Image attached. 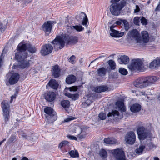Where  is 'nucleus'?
Masks as SVG:
<instances>
[{
  "instance_id": "nucleus-1",
  "label": "nucleus",
  "mask_w": 160,
  "mask_h": 160,
  "mask_svg": "<svg viewBox=\"0 0 160 160\" xmlns=\"http://www.w3.org/2000/svg\"><path fill=\"white\" fill-rule=\"evenodd\" d=\"M78 41V39L76 37L65 35L63 38L60 36H57L51 43L53 45L55 50H58L62 48L65 43L67 44H74L76 43Z\"/></svg>"
},
{
  "instance_id": "nucleus-2",
  "label": "nucleus",
  "mask_w": 160,
  "mask_h": 160,
  "mask_svg": "<svg viewBox=\"0 0 160 160\" xmlns=\"http://www.w3.org/2000/svg\"><path fill=\"white\" fill-rule=\"evenodd\" d=\"M17 51L15 54V56L19 61L26 58L28 53L26 52L27 49L32 53H34L36 51V48L28 43L23 44L20 43L17 47Z\"/></svg>"
},
{
  "instance_id": "nucleus-3",
  "label": "nucleus",
  "mask_w": 160,
  "mask_h": 160,
  "mask_svg": "<svg viewBox=\"0 0 160 160\" xmlns=\"http://www.w3.org/2000/svg\"><path fill=\"white\" fill-rule=\"evenodd\" d=\"M158 79L157 77L155 76L141 77L137 79L134 82L133 84L137 88H142L151 85Z\"/></svg>"
},
{
  "instance_id": "nucleus-4",
  "label": "nucleus",
  "mask_w": 160,
  "mask_h": 160,
  "mask_svg": "<svg viewBox=\"0 0 160 160\" xmlns=\"http://www.w3.org/2000/svg\"><path fill=\"white\" fill-rule=\"evenodd\" d=\"M128 67L132 71L137 70L143 72L148 67V65L147 64H144L141 59L138 58L132 60Z\"/></svg>"
},
{
  "instance_id": "nucleus-5",
  "label": "nucleus",
  "mask_w": 160,
  "mask_h": 160,
  "mask_svg": "<svg viewBox=\"0 0 160 160\" xmlns=\"http://www.w3.org/2000/svg\"><path fill=\"white\" fill-rule=\"evenodd\" d=\"M46 120L48 123H52L55 121L57 118L56 112L50 107H46L44 109Z\"/></svg>"
},
{
  "instance_id": "nucleus-6",
  "label": "nucleus",
  "mask_w": 160,
  "mask_h": 160,
  "mask_svg": "<svg viewBox=\"0 0 160 160\" xmlns=\"http://www.w3.org/2000/svg\"><path fill=\"white\" fill-rule=\"evenodd\" d=\"M126 2L125 0H122L120 3H112L110 6V10L111 13L115 16L118 15L122 8L126 4Z\"/></svg>"
},
{
  "instance_id": "nucleus-7",
  "label": "nucleus",
  "mask_w": 160,
  "mask_h": 160,
  "mask_svg": "<svg viewBox=\"0 0 160 160\" xmlns=\"http://www.w3.org/2000/svg\"><path fill=\"white\" fill-rule=\"evenodd\" d=\"M111 152L116 160H128L126 158L124 152L122 149L112 150Z\"/></svg>"
},
{
  "instance_id": "nucleus-8",
  "label": "nucleus",
  "mask_w": 160,
  "mask_h": 160,
  "mask_svg": "<svg viewBox=\"0 0 160 160\" xmlns=\"http://www.w3.org/2000/svg\"><path fill=\"white\" fill-rule=\"evenodd\" d=\"M137 133L139 140H143L146 138L149 135L147 129L143 126H139L137 129Z\"/></svg>"
},
{
  "instance_id": "nucleus-9",
  "label": "nucleus",
  "mask_w": 160,
  "mask_h": 160,
  "mask_svg": "<svg viewBox=\"0 0 160 160\" xmlns=\"http://www.w3.org/2000/svg\"><path fill=\"white\" fill-rule=\"evenodd\" d=\"M2 107L5 121L7 122L8 121L10 117L9 105L7 101H3L2 102Z\"/></svg>"
},
{
  "instance_id": "nucleus-10",
  "label": "nucleus",
  "mask_w": 160,
  "mask_h": 160,
  "mask_svg": "<svg viewBox=\"0 0 160 160\" xmlns=\"http://www.w3.org/2000/svg\"><path fill=\"white\" fill-rule=\"evenodd\" d=\"M129 37L131 40L135 39L137 42H140L141 41L140 34L138 31L135 29L129 32L128 33Z\"/></svg>"
},
{
  "instance_id": "nucleus-11",
  "label": "nucleus",
  "mask_w": 160,
  "mask_h": 160,
  "mask_svg": "<svg viewBox=\"0 0 160 160\" xmlns=\"http://www.w3.org/2000/svg\"><path fill=\"white\" fill-rule=\"evenodd\" d=\"M125 140L128 144L131 145L133 144L136 140L135 134L132 131L128 132L125 137Z\"/></svg>"
},
{
  "instance_id": "nucleus-12",
  "label": "nucleus",
  "mask_w": 160,
  "mask_h": 160,
  "mask_svg": "<svg viewBox=\"0 0 160 160\" xmlns=\"http://www.w3.org/2000/svg\"><path fill=\"white\" fill-rule=\"evenodd\" d=\"M53 49V47L50 44H45L42 47L40 52L42 55H46L51 53Z\"/></svg>"
},
{
  "instance_id": "nucleus-13",
  "label": "nucleus",
  "mask_w": 160,
  "mask_h": 160,
  "mask_svg": "<svg viewBox=\"0 0 160 160\" xmlns=\"http://www.w3.org/2000/svg\"><path fill=\"white\" fill-rule=\"evenodd\" d=\"M56 22L50 21L46 22L42 26V30L45 32H51L52 28V24L56 23Z\"/></svg>"
},
{
  "instance_id": "nucleus-14",
  "label": "nucleus",
  "mask_w": 160,
  "mask_h": 160,
  "mask_svg": "<svg viewBox=\"0 0 160 160\" xmlns=\"http://www.w3.org/2000/svg\"><path fill=\"white\" fill-rule=\"evenodd\" d=\"M68 19H66L65 20V25L68 27V30H69V29H71V30H70L68 31L69 32H72L74 29L76 30L78 32H80L84 29V28L81 25H76L75 26H69L68 25Z\"/></svg>"
},
{
  "instance_id": "nucleus-15",
  "label": "nucleus",
  "mask_w": 160,
  "mask_h": 160,
  "mask_svg": "<svg viewBox=\"0 0 160 160\" xmlns=\"http://www.w3.org/2000/svg\"><path fill=\"white\" fill-rule=\"evenodd\" d=\"M56 97V94L53 92L49 91L46 92L45 94V98L46 100L49 102L53 101Z\"/></svg>"
},
{
  "instance_id": "nucleus-16",
  "label": "nucleus",
  "mask_w": 160,
  "mask_h": 160,
  "mask_svg": "<svg viewBox=\"0 0 160 160\" xmlns=\"http://www.w3.org/2000/svg\"><path fill=\"white\" fill-rule=\"evenodd\" d=\"M115 26L112 25L110 27V30L111 32L110 33V35L113 37H121L124 35L123 32H119L113 29Z\"/></svg>"
},
{
  "instance_id": "nucleus-17",
  "label": "nucleus",
  "mask_w": 160,
  "mask_h": 160,
  "mask_svg": "<svg viewBox=\"0 0 160 160\" xmlns=\"http://www.w3.org/2000/svg\"><path fill=\"white\" fill-rule=\"evenodd\" d=\"M19 78V75L16 73L12 74L10 77L9 82L10 85H13L16 83L18 81Z\"/></svg>"
},
{
  "instance_id": "nucleus-18",
  "label": "nucleus",
  "mask_w": 160,
  "mask_h": 160,
  "mask_svg": "<svg viewBox=\"0 0 160 160\" xmlns=\"http://www.w3.org/2000/svg\"><path fill=\"white\" fill-rule=\"evenodd\" d=\"M49 86L51 88L55 90H57L59 86L58 82L56 80L53 79H51L49 81L46 87Z\"/></svg>"
},
{
  "instance_id": "nucleus-19",
  "label": "nucleus",
  "mask_w": 160,
  "mask_h": 160,
  "mask_svg": "<svg viewBox=\"0 0 160 160\" xmlns=\"http://www.w3.org/2000/svg\"><path fill=\"white\" fill-rule=\"evenodd\" d=\"M52 75L55 78H58L60 75V69L59 66L56 65L52 67Z\"/></svg>"
},
{
  "instance_id": "nucleus-20",
  "label": "nucleus",
  "mask_w": 160,
  "mask_h": 160,
  "mask_svg": "<svg viewBox=\"0 0 160 160\" xmlns=\"http://www.w3.org/2000/svg\"><path fill=\"white\" fill-rule=\"evenodd\" d=\"M87 100L84 102H82V108H85L88 107L93 101V96H87Z\"/></svg>"
},
{
  "instance_id": "nucleus-21",
  "label": "nucleus",
  "mask_w": 160,
  "mask_h": 160,
  "mask_svg": "<svg viewBox=\"0 0 160 160\" xmlns=\"http://www.w3.org/2000/svg\"><path fill=\"white\" fill-rule=\"evenodd\" d=\"M118 61L120 64H126L128 63L129 58L128 56L124 55L121 56Z\"/></svg>"
},
{
  "instance_id": "nucleus-22",
  "label": "nucleus",
  "mask_w": 160,
  "mask_h": 160,
  "mask_svg": "<svg viewBox=\"0 0 160 160\" xmlns=\"http://www.w3.org/2000/svg\"><path fill=\"white\" fill-rule=\"evenodd\" d=\"M141 109V106L138 103L133 104L131 106L130 109L133 112H139Z\"/></svg>"
},
{
  "instance_id": "nucleus-23",
  "label": "nucleus",
  "mask_w": 160,
  "mask_h": 160,
  "mask_svg": "<svg viewBox=\"0 0 160 160\" xmlns=\"http://www.w3.org/2000/svg\"><path fill=\"white\" fill-rule=\"evenodd\" d=\"M160 66V60L159 59L154 60L149 64L150 68L154 69L158 68Z\"/></svg>"
},
{
  "instance_id": "nucleus-24",
  "label": "nucleus",
  "mask_w": 160,
  "mask_h": 160,
  "mask_svg": "<svg viewBox=\"0 0 160 160\" xmlns=\"http://www.w3.org/2000/svg\"><path fill=\"white\" fill-rule=\"evenodd\" d=\"M108 88L106 86L102 85L96 87L94 88L95 92L98 93L104 92L108 91Z\"/></svg>"
},
{
  "instance_id": "nucleus-25",
  "label": "nucleus",
  "mask_w": 160,
  "mask_h": 160,
  "mask_svg": "<svg viewBox=\"0 0 160 160\" xmlns=\"http://www.w3.org/2000/svg\"><path fill=\"white\" fill-rule=\"evenodd\" d=\"M116 106L118 107V109L122 112L126 111V108L124 106L123 102L121 101H117L116 103Z\"/></svg>"
},
{
  "instance_id": "nucleus-26",
  "label": "nucleus",
  "mask_w": 160,
  "mask_h": 160,
  "mask_svg": "<svg viewBox=\"0 0 160 160\" xmlns=\"http://www.w3.org/2000/svg\"><path fill=\"white\" fill-rule=\"evenodd\" d=\"M142 38L143 41L144 43L148 42L149 40V37L148 32L146 31H143L142 32Z\"/></svg>"
},
{
  "instance_id": "nucleus-27",
  "label": "nucleus",
  "mask_w": 160,
  "mask_h": 160,
  "mask_svg": "<svg viewBox=\"0 0 160 160\" xmlns=\"http://www.w3.org/2000/svg\"><path fill=\"white\" fill-rule=\"evenodd\" d=\"M107 69L104 67H102L99 68L97 70V72L98 75L101 77H103L106 73Z\"/></svg>"
},
{
  "instance_id": "nucleus-28",
  "label": "nucleus",
  "mask_w": 160,
  "mask_h": 160,
  "mask_svg": "<svg viewBox=\"0 0 160 160\" xmlns=\"http://www.w3.org/2000/svg\"><path fill=\"white\" fill-rule=\"evenodd\" d=\"M76 80V77L73 75H71L66 78V82L67 83L70 84L75 82Z\"/></svg>"
},
{
  "instance_id": "nucleus-29",
  "label": "nucleus",
  "mask_w": 160,
  "mask_h": 160,
  "mask_svg": "<svg viewBox=\"0 0 160 160\" xmlns=\"http://www.w3.org/2000/svg\"><path fill=\"white\" fill-rule=\"evenodd\" d=\"M15 58L16 59H17L19 62H21V63L20 65V66L21 68H24L25 67H27V66H29V63L28 62V61H29V60H28V61H27L25 60V59L26 58H25L23 59V60L21 61H19L18 59H17V58L16 57V56H15Z\"/></svg>"
},
{
  "instance_id": "nucleus-30",
  "label": "nucleus",
  "mask_w": 160,
  "mask_h": 160,
  "mask_svg": "<svg viewBox=\"0 0 160 160\" xmlns=\"http://www.w3.org/2000/svg\"><path fill=\"white\" fill-rule=\"evenodd\" d=\"M104 141L105 143L109 144H113L116 143V140L112 138H106L104 139Z\"/></svg>"
},
{
  "instance_id": "nucleus-31",
  "label": "nucleus",
  "mask_w": 160,
  "mask_h": 160,
  "mask_svg": "<svg viewBox=\"0 0 160 160\" xmlns=\"http://www.w3.org/2000/svg\"><path fill=\"white\" fill-rule=\"evenodd\" d=\"M119 115V112L116 110H112L111 112H109L108 114V117H117Z\"/></svg>"
},
{
  "instance_id": "nucleus-32",
  "label": "nucleus",
  "mask_w": 160,
  "mask_h": 160,
  "mask_svg": "<svg viewBox=\"0 0 160 160\" xmlns=\"http://www.w3.org/2000/svg\"><path fill=\"white\" fill-rule=\"evenodd\" d=\"M86 16H87L86 14L84 12H82L78 15L76 16L75 17V18L78 21H79L83 19Z\"/></svg>"
},
{
  "instance_id": "nucleus-33",
  "label": "nucleus",
  "mask_w": 160,
  "mask_h": 160,
  "mask_svg": "<svg viewBox=\"0 0 160 160\" xmlns=\"http://www.w3.org/2000/svg\"><path fill=\"white\" fill-rule=\"evenodd\" d=\"M61 105L65 108H68L70 106V102L68 100H64L61 102Z\"/></svg>"
},
{
  "instance_id": "nucleus-34",
  "label": "nucleus",
  "mask_w": 160,
  "mask_h": 160,
  "mask_svg": "<svg viewBox=\"0 0 160 160\" xmlns=\"http://www.w3.org/2000/svg\"><path fill=\"white\" fill-rule=\"evenodd\" d=\"M145 148V146L144 145H140L139 148L136 149V153L139 154L142 153L143 149Z\"/></svg>"
},
{
  "instance_id": "nucleus-35",
  "label": "nucleus",
  "mask_w": 160,
  "mask_h": 160,
  "mask_svg": "<svg viewBox=\"0 0 160 160\" xmlns=\"http://www.w3.org/2000/svg\"><path fill=\"white\" fill-rule=\"evenodd\" d=\"M69 153L70 156L72 157L76 158L79 157L78 152L76 150L75 151L73 150H72L69 152Z\"/></svg>"
},
{
  "instance_id": "nucleus-36",
  "label": "nucleus",
  "mask_w": 160,
  "mask_h": 160,
  "mask_svg": "<svg viewBox=\"0 0 160 160\" xmlns=\"http://www.w3.org/2000/svg\"><path fill=\"white\" fill-rule=\"evenodd\" d=\"M108 63L111 69L114 70L116 68V64L114 61L110 60L108 61Z\"/></svg>"
},
{
  "instance_id": "nucleus-37",
  "label": "nucleus",
  "mask_w": 160,
  "mask_h": 160,
  "mask_svg": "<svg viewBox=\"0 0 160 160\" xmlns=\"http://www.w3.org/2000/svg\"><path fill=\"white\" fill-rule=\"evenodd\" d=\"M99 154L100 156L103 158H106L107 156V152L103 149H102L100 151Z\"/></svg>"
},
{
  "instance_id": "nucleus-38",
  "label": "nucleus",
  "mask_w": 160,
  "mask_h": 160,
  "mask_svg": "<svg viewBox=\"0 0 160 160\" xmlns=\"http://www.w3.org/2000/svg\"><path fill=\"white\" fill-rule=\"evenodd\" d=\"M69 143V142L67 141H62L59 144L58 147L61 149L63 147L68 145Z\"/></svg>"
},
{
  "instance_id": "nucleus-39",
  "label": "nucleus",
  "mask_w": 160,
  "mask_h": 160,
  "mask_svg": "<svg viewBox=\"0 0 160 160\" xmlns=\"http://www.w3.org/2000/svg\"><path fill=\"white\" fill-rule=\"evenodd\" d=\"M78 94L77 93L75 94H69L68 97L71 98L72 99L75 100L78 98Z\"/></svg>"
},
{
  "instance_id": "nucleus-40",
  "label": "nucleus",
  "mask_w": 160,
  "mask_h": 160,
  "mask_svg": "<svg viewBox=\"0 0 160 160\" xmlns=\"http://www.w3.org/2000/svg\"><path fill=\"white\" fill-rule=\"evenodd\" d=\"M122 23L123 24L126 30H128L129 29V24L128 21L125 20H122Z\"/></svg>"
},
{
  "instance_id": "nucleus-41",
  "label": "nucleus",
  "mask_w": 160,
  "mask_h": 160,
  "mask_svg": "<svg viewBox=\"0 0 160 160\" xmlns=\"http://www.w3.org/2000/svg\"><path fill=\"white\" fill-rule=\"evenodd\" d=\"M119 72L121 74L124 75H126L128 74L127 70L126 69L122 68H119Z\"/></svg>"
},
{
  "instance_id": "nucleus-42",
  "label": "nucleus",
  "mask_w": 160,
  "mask_h": 160,
  "mask_svg": "<svg viewBox=\"0 0 160 160\" xmlns=\"http://www.w3.org/2000/svg\"><path fill=\"white\" fill-rule=\"evenodd\" d=\"M100 119L102 120H103L106 118V115L105 113L103 112L100 113L98 115Z\"/></svg>"
},
{
  "instance_id": "nucleus-43",
  "label": "nucleus",
  "mask_w": 160,
  "mask_h": 160,
  "mask_svg": "<svg viewBox=\"0 0 160 160\" xmlns=\"http://www.w3.org/2000/svg\"><path fill=\"white\" fill-rule=\"evenodd\" d=\"M88 22V18L87 16L84 18L83 19H82V24L85 26H87V23Z\"/></svg>"
},
{
  "instance_id": "nucleus-44",
  "label": "nucleus",
  "mask_w": 160,
  "mask_h": 160,
  "mask_svg": "<svg viewBox=\"0 0 160 160\" xmlns=\"http://www.w3.org/2000/svg\"><path fill=\"white\" fill-rule=\"evenodd\" d=\"M7 28V25H3L2 24H0V32H3Z\"/></svg>"
},
{
  "instance_id": "nucleus-45",
  "label": "nucleus",
  "mask_w": 160,
  "mask_h": 160,
  "mask_svg": "<svg viewBox=\"0 0 160 160\" xmlns=\"http://www.w3.org/2000/svg\"><path fill=\"white\" fill-rule=\"evenodd\" d=\"M140 18L138 17H135L134 18L133 21L134 23L136 25H138L139 23Z\"/></svg>"
},
{
  "instance_id": "nucleus-46",
  "label": "nucleus",
  "mask_w": 160,
  "mask_h": 160,
  "mask_svg": "<svg viewBox=\"0 0 160 160\" xmlns=\"http://www.w3.org/2000/svg\"><path fill=\"white\" fill-rule=\"evenodd\" d=\"M76 58V57L74 55H72L68 60V61L69 62H71L72 63H74V60Z\"/></svg>"
},
{
  "instance_id": "nucleus-47",
  "label": "nucleus",
  "mask_w": 160,
  "mask_h": 160,
  "mask_svg": "<svg viewBox=\"0 0 160 160\" xmlns=\"http://www.w3.org/2000/svg\"><path fill=\"white\" fill-rule=\"evenodd\" d=\"M140 20L141 23L142 24L146 25L147 24V21L144 17H142Z\"/></svg>"
},
{
  "instance_id": "nucleus-48",
  "label": "nucleus",
  "mask_w": 160,
  "mask_h": 160,
  "mask_svg": "<svg viewBox=\"0 0 160 160\" xmlns=\"http://www.w3.org/2000/svg\"><path fill=\"white\" fill-rule=\"evenodd\" d=\"M76 118L73 117H70L66 118L64 120V121L66 122H68L70 121L71 120H74Z\"/></svg>"
},
{
  "instance_id": "nucleus-49",
  "label": "nucleus",
  "mask_w": 160,
  "mask_h": 160,
  "mask_svg": "<svg viewBox=\"0 0 160 160\" xmlns=\"http://www.w3.org/2000/svg\"><path fill=\"white\" fill-rule=\"evenodd\" d=\"M16 139V136L14 135H12L10 138L9 141V142H13Z\"/></svg>"
},
{
  "instance_id": "nucleus-50",
  "label": "nucleus",
  "mask_w": 160,
  "mask_h": 160,
  "mask_svg": "<svg viewBox=\"0 0 160 160\" xmlns=\"http://www.w3.org/2000/svg\"><path fill=\"white\" fill-rule=\"evenodd\" d=\"M147 146H148L149 149H152L154 147V145L151 142L147 143Z\"/></svg>"
},
{
  "instance_id": "nucleus-51",
  "label": "nucleus",
  "mask_w": 160,
  "mask_h": 160,
  "mask_svg": "<svg viewBox=\"0 0 160 160\" xmlns=\"http://www.w3.org/2000/svg\"><path fill=\"white\" fill-rule=\"evenodd\" d=\"M68 138L71 140H77V138L75 136H73L71 135H69L67 136Z\"/></svg>"
},
{
  "instance_id": "nucleus-52",
  "label": "nucleus",
  "mask_w": 160,
  "mask_h": 160,
  "mask_svg": "<svg viewBox=\"0 0 160 160\" xmlns=\"http://www.w3.org/2000/svg\"><path fill=\"white\" fill-rule=\"evenodd\" d=\"M77 90V88L76 87H72L70 88V91H76Z\"/></svg>"
},
{
  "instance_id": "nucleus-53",
  "label": "nucleus",
  "mask_w": 160,
  "mask_h": 160,
  "mask_svg": "<svg viewBox=\"0 0 160 160\" xmlns=\"http://www.w3.org/2000/svg\"><path fill=\"white\" fill-rule=\"evenodd\" d=\"M2 59V55H1L0 57V68L2 66L3 64Z\"/></svg>"
},
{
  "instance_id": "nucleus-54",
  "label": "nucleus",
  "mask_w": 160,
  "mask_h": 160,
  "mask_svg": "<svg viewBox=\"0 0 160 160\" xmlns=\"http://www.w3.org/2000/svg\"><path fill=\"white\" fill-rule=\"evenodd\" d=\"M122 20H120L119 21H117L116 22V24L118 25H120L122 24V21H121Z\"/></svg>"
},
{
  "instance_id": "nucleus-55",
  "label": "nucleus",
  "mask_w": 160,
  "mask_h": 160,
  "mask_svg": "<svg viewBox=\"0 0 160 160\" xmlns=\"http://www.w3.org/2000/svg\"><path fill=\"white\" fill-rule=\"evenodd\" d=\"M136 8L135 9L134 12H137L139 11L140 9L138 6L137 5L136 6Z\"/></svg>"
},
{
  "instance_id": "nucleus-56",
  "label": "nucleus",
  "mask_w": 160,
  "mask_h": 160,
  "mask_svg": "<svg viewBox=\"0 0 160 160\" xmlns=\"http://www.w3.org/2000/svg\"><path fill=\"white\" fill-rule=\"evenodd\" d=\"M85 134H84V135H79L78 136V137L80 139H82V138H84L85 137Z\"/></svg>"
},
{
  "instance_id": "nucleus-57",
  "label": "nucleus",
  "mask_w": 160,
  "mask_h": 160,
  "mask_svg": "<svg viewBox=\"0 0 160 160\" xmlns=\"http://www.w3.org/2000/svg\"><path fill=\"white\" fill-rule=\"evenodd\" d=\"M22 137L24 138V139H29V136H27V135H22Z\"/></svg>"
},
{
  "instance_id": "nucleus-58",
  "label": "nucleus",
  "mask_w": 160,
  "mask_h": 160,
  "mask_svg": "<svg viewBox=\"0 0 160 160\" xmlns=\"http://www.w3.org/2000/svg\"><path fill=\"white\" fill-rule=\"evenodd\" d=\"M156 10L158 11L160 10V2L159 4L157 6L156 9Z\"/></svg>"
},
{
  "instance_id": "nucleus-59",
  "label": "nucleus",
  "mask_w": 160,
  "mask_h": 160,
  "mask_svg": "<svg viewBox=\"0 0 160 160\" xmlns=\"http://www.w3.org/2000/svg\"><path fill=\"white\" fill-rule=\"evenodd\" d=\"M141 93L142 95H147L146 93L144 91H142L141 92Z\"/></svg>"
},
{
  "instance_id": "nucleus-60",
  "label": "nucleus",
  "mask_w": 160,
  "mask_h": 160,
  "mask_svg": "<svg viewBox=\"0 0 160 160\" xmlns=\"http://www.w3.org/2000/svg\"><path fill=\"white\" fill-rule=\"evenodd\" d=\"M21 160H28V159L26 157H24Z\"/></svg>"
},
{
  "instance_id": "nucleus-61",
  "label": "nucleus",
  "mask_w": 160,
  "mask_h": 160,
  "mask_svg": "<svg viewBox=\"0 0 160 160\" xmlns=\"http://www.w3.org/2000/svg\"><path fill=\"white\" fill-rule=\"evenodd\" d=\"M6 140V139H4L2 141L0 142V146L2 144V143Z\"/></svg>"
},
{
  "instance_id": "nucleus-62",
  "label": "nucleus",
  "mask_w": 160,
  "mask_h": 160,
  "mask_svg": "<svg viewBox=\"0 0 160 160\" xmlns=\"http://www.w3.org/2000/svg\"><path fill=\"white\" fill-rule=\"evenodd\" d=\"M16 98V96L15 95H12L11 97V100H12L13 98Z\"/></svg>"
},
{
  "instance_id": "nucleus-63",
  "label": "nucleus",
  "mask_w": 160,
  "mask_h": 160,
  "mask_svg": "<svg viewBox=\"0 0 160 160\" xmlns=\"http://www.w3.org/2000/svg\"><path fill=\"white\" fill-rule=\"evenodd\" d=\"M154 160H159V159L158 157H154Z\"/></svg>"
},
{
  "instance_id": "nucleus-64",
  "label": "nucleus",
  "mask_w": 160,
  "mask_h": 160,
  "mask_svg": "<svg viewBox=\"0 0 160 160\" xmlns=\"http://www.w3.org/2000/svg\"><path fill=\"white\" fill-rule=\"evenodd\" d=\"M12 160H17V158L15 157L12 158Z\"/></svg>"
}]
</instances>
